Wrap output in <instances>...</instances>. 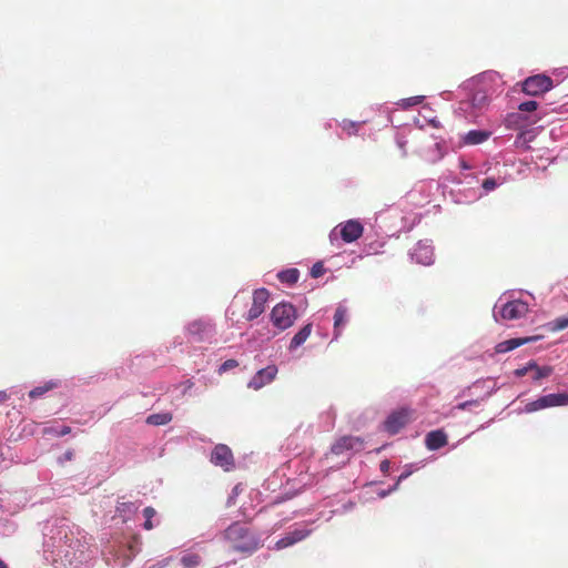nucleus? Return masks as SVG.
I'll list each match as a JSON object with an SVG mask.
<instances>
[{"label":"nucleus","instance_id":"obj_35","mask_svg":"<svg viewBox=\"0 0 568 568\" xmlns=\"http://www.w3.org/2000/svg\"><path fill=\"white\" fill-rule=\"evenodd\" d=\"M532 373H534L532 376H531L532 381L534 382H538V381H540L542 378H546V377L550 376L551 373H552V367L547 366V365L546 366H538Z\"/></svg>","mask_w":568,"mask_h":568},{"label":"nucleus","instance_id":"obj_22","mask_svg":"<svg viewBox=\"0 0 568 568\" xmlns=\"http://www.w3.org/2000/svg\"><path fill=\"white\" fill-rule=\"evenodd\" d=\"M537 339H539V336L509 338L498 343L495 347V351L498 354H504L514 351L515 348L523 346L527 343L535 342Z\"/></svg>","mask_w":568,"mask_h":568},{"label":"nucleus","instance_id":"obj_40","mask_svg":"<svg viewBox=\"0 0 568 568\" xmlns=\"http://www.w3.org/2000/svg\"><path fill=\"white\" fill-rule=\"evenodd\" d=\"M378 111L386 114V124H393L390 114L393 109L387 103L378 105Z\"/></svg>","mask_w":568,"mask_h":568},{"label":"nucleus","instance_id":"obj_15","mask_svg":"<svg viewBox=\"0 0 568 568\" xmlns=\"http://www.w3.org/2000/svg\"><path fill=\"white\" fill-rule=\"evenodd\" d=\"M312 534V529L306 526L295 527L294 529L287 531L282 538H280L273 549L282 550L288 547L294 546L295 544L306 539Z\"/></svg>","mask_w":568,"mask_h":568},{"label":"nucleus","instance_id":"obj_56","mask_svg":"<svg viewBox=\"0 0 568 568\" xmlns=\"http://www.w3.org/2000/svg\"><path fill=\"white\" fill-rule=\"evenodd\" d=\"M353 507H354V503H352V501H348L347 504L343 505L344 511H348V510L353 509Z\"/></svg>","mask_w":568,"mask_h":568},{"label":"nucleus","instance_id":"obj_24","mask_svg":"<svg viewBox=\"0 0 568 568\" xmlns=\"http://www.w3.org/2000/svg\"><path fill=\"white\" fill-rule=\"evenodd\" d=\"M448 148L444 139L435 138V143L426 152V159L428 162L436 163L440 161L447 153Z\"/></svg>","mask_w":568,"mask_h":568},{"label":"nucleus","instance_id":"obj_49","mask_svg":"<svg viewBox=\"0 0 568 568\" xmlns=\"http://www.w3.org/2000/svg\"><path fill=\"white\" fill-rule=\"evenodd\" d=\"M526 134L525 133H520L519 135L516 136V140H515V145L516 146H523L526 144Z\"/></svg>","mask_w":568,"mask_h":568},{"label":"nucleus","instance_id":"obj_42","mask_svg":"<svg viewBox=\"0 0 568 568\" xmlns=\"http://www.w3.org/2000/svg\"><path fill=\"white\" fill-rule=\"evenodd\" d=\"M19 394H20V389L18 387L10 388V393H8L7 390H0V403L6 402L10 395H19Z\"/></svg>","mask_w":568,"mask_h":568},{"label":"nucleus","instance_id":"obj_41","mask_svg":"<svg viewBox=\"0 0 568 568\" xmlns=\"http://www.w3.org/2000/svg\"><path fill=\"white\" fill-rule=\"evenodd\" d=\"M478 404L479 402L477 399L465 400L463 403L457 404L454 407V409L466 410L469 409L470 407L478 406Z\"/></svg>","mask_w":568,"mask_h":568},{"label":"nucleus","instance_id":"obj_57","mask_svg":"<svg viewBox=\"0 0 568 568\" xmlns=\"http://www.w3.org/2000/svg\"><path fill=\"white\" fill-rule=\"evenodd\" d=\"M193 386V383L191 381H187L186 384H185V389H184V393H186V390L189 388H191Z\"/></svg>","mask_w":568,"mask_h":568},{"label":"nucleus","instance_id":"obj_18","mask_svg":"<svg viewBox=\"0 0 568 568\" xmlns=\"http://www.w3.org/2000/svg\"><path fill=\"white\" fill-rule=\"evenodd\" d=\"M270 292L265 287L256 288L253 292V301L245 318L254 321L260 317L265 311V304L268 301Z\"/></svg>","mask_w":568,"mask_h":568},{"label":"nucleus","instance_id":"obj_16","mask_svg":"<svg viewBox=\"0 0 568 568\" xmlns=\"http://www.w3.org/2000/svg\"><path fill=\"white\" fill-rule=\"evenodd\" d=\"M210 462L229 471L234 467V457L231 448L224 444H217L210 456Z\"/></svg>","mask_w":568,"mask_h":568},{"label":"nucleus","instance_id":"obj_2","mask_svg":"<svg viewBox=\"0 0 568 568\" xmlns=\"http://www.w3.org/2000/svg\"><path fill=\"white\" fill-rule=\"evenodd\" d=\"M506 81L495 70H486L463 82L471 108L481 110L498 98L505 90Z\"/></svg>","mask_w":568,"mask_h":568},{"label":"nucleus","instance_id":"obj_44","mask_svg":"<svg viewBox=\"0 0 568 568\" xmlns=\"http://www.w3.org/2000/svg\"><path fill=\"white\" fill-rule=\"evenodd\" d=\"M171 559V557H166L164 559L158 560L156 562H153L150 566H148V568H164L169 565Z\"/></svg>","mask_w":568,"mask_h":568},{"label":"nucleus","instance_id":"obj_43","mask_svg":"<svg viewBox=\"0 0 568 568\" xmlns=\"http://www.w3.org/2000/svg\"><path fill=\"white\" fill-rule=\"evenodd\" d=\"M397 489H398V485L396 483H394L387 489H379V490H377L376 494H377V496L379 498H385V497H387L388 495H390L393 491H395Z\"/></svg>","mask_w":568,"mask_h":568},{"label":"nucleus","instance_id":"obj_10","mask_svg":"<svg viewBox=\"0 0 568 568\" xmlns=\"http://www.w3.org/2000/svg\"><path fill=\"white\" fill-rule=\"evenodd\" d=\"M568 405V393H551L547 395H542L535 400L527 403L524 408H521L520 413L530 414L540 409L549 408V407H559Z\"/></svg>","mask_w":568,"mask_h":568},{"label":"nucleus","instance_id":"obj_38","mask_svg":"<svg viewBox=\"0 0 568 568\" xmlns=\"http://www.w3.org/2000/svg\"><path fill=\"white\" fill-rule=\"evenodd\" d=\"M237 366H239V362H237L236 359H233V358H231V359H226L225 362H223V363L219 366V368H217V373H219L220 375H222V374H224V373H226V372H229V371H231V369H233V368H235V367H237Z\"/></svg>","mask_w":568,"mask_h":568},{"label":"nucleus","instance_id":"obj_13","mask_svg":"<svg viewBox=\"0 0 568 568\" xmlns=\"http://www.w3.org/2000/svg\"><path fill=\"white\" fill-rule=\"evenodd\" d=\"M277 373V366L275 364H270L266 367L258 369L247 382L246 386L250 389L260 390L263 387L272 384L276 378Z\"/></svg>","mask_w":568,"mask_h":568},{"label":"nucleus","instance_id":"obj_25","mask_svg":"<svg viewBox=\"0 0 568 568\" xmlns=\"http://www.w3.org/2000/svg\"><path fill=\"white\" fill-rule=\"evenodd\" d=\"M300 276L301 272L296 267L284 268L278 271L276 274V278L280 281V283L288 287L294 286L298 282Z\"/></svg>","mask_w":568,"mask_h":568},{"label":"nucleus","instance_id":"obj_60","mask_svg":"<svg viewBox=\"0 0 568 568\" xmlns=\"http://www.w3.org/2000/svg\"><path fill=\"white\" fill-rule=\"evenodd\" d=\"M450 94H452V92H450V91H444V92L442 93V95H443V97L447 95V98H449V97H450Z\"/></svg>","mask_w":568,"mask_h":568},{"label":"nucleus","instance_id":"obj_20","mask_svg":"<svg viewBox=\"0 0 568 568\" xmlns=\"http://www.w3.org/2000/svg\"><path fill=\"white\" fill-rule=\"evenodd\" d=\"M424 444L430 452L438 450L448 444V435L443 428L430 430L425 435Z\"/></svg>","mask_w":568,"mask_h":568},{"label":"nucleus","instance_id":"obj_27","mask_svg":"<svg viewBox=\"0 0 568 568\" xmlns=\"http://www.w3.org/2000/svg\"><path fill=\"white\" fill-rule=\"evenodd\" d=\"M312 328H313L312 323H307L304 326H302L300 328V331L292 337L290 345H288V351L292 352V351H295L296 348H298L300 346H302L305 343V341L308 338V336L311 335Z\"/></svg>","mask_w":568,"mask_h":568},{"label":"nucleus","instance_id":"obj_51","mask_svg":"<svg viewBox=\"0 0 568 568\" xmlns=\"http://www.w3.org/2000/svg\"><path fill=\"white\" fill-rule=\"evenodd\" d=\"M237 495H239V485L233 488L232 494L229 496V498H227V506L233 504V500L235 499V497Z\"/></svg>","mask_w":568,"mask_h":568},{"label":"nucleus","instance_id":"obj_17","mask_svg":"<svg viewBox=\"0 0 568 568\" xmlns=\"http://www.w3.org/2000/svg\"><path fill=\"white\" fill-rule=\"evenodd\" d=\"M364 449V440L358 436H344L337 439L331 448L334 455H342L346 452L357 453Z\"/></svg>","mask_w":568,"mask_h":568},{"label":"nucleus","instance_id":"obj_54","mask_svg":"<svg viewBox=\"0 0 568 568\" xmlns=\"http://www.w3.org/2000/svg\"><path fill=\"white\" fill-rule=\"evenodd\" d=\"M525 366L528 372H534L538 367L535 361H529Z\"/></svg>","mask_w":568,"mask_h":568},{"label":"nucleus","instance_id":"obj_4","mask_svg":"<svg viewBox=\"0 0 568 568\" xmlns=\"http://www.w3.org/2000/svg\"><path fill=\"white\" fill-rule=\"evenodd\" d=\"M216 325L207 316L189 321L183 326V337L176 336L172 341V347L183 345L184 341L189 344H212L216 341Z\"/></svg>","mask_w":568,"mask_h":568},{"label":"nucleus","instance_id":"obj_12","mask_svg":"<svg viewBox=\"0 0 568 568\" xmlns=\"http://www.w3.org/2000/svg\"><path fill=\"white\" fill-rule=\"evenodd\" d=\"M554 88V81L545 74L528 77L521 83V90L528 95H538L550 91Z\"/></svg>","mask_w":568,"mask_h":568},{"label":"nucleus","instance_id":"obj_34","mask_svg":"<svg viewBox=\"0 0 568 568\" xmlns=\"http://www.w3.org/2000/svg\"><path fill=\"white\" fill-rule=\"evenodd\" d=\"M424 99H425L424 95H416V97H410V98H406V99H400L396 104L399 105L402 109L407 110L415 105L420 104Z\"/></svg>","mask_w":568,"mask_h":568},{"label":"nucleus","instance_id":"obj_33","mask_svg":"<svg viewBox=\"0 0 568 568\" xmlns=\"http://www.w3.org/2000/svg\"><path fill=\"white\" fill-rule=\"evenodd\" d=\"M420 468L419 464L418 463H412V464H406L404 466V470L402 471V474L397 477L396 479V484L399 486V484L407 479L410 475H413L416 470H418Z\"/></svg>","mask_w":568,"mask_h":568},{"label":"nucleus","instance_id":"obj_39","mask_svg":"<svg viewBox=\"0 0 568 568\" xmlns=\"http://www.w3.org/2000/svg\"><path fill=\"white\" fill-rule=\"evenodd\" d=\"M537 108H538V102L535 100H527V101L520 102L518 105V110L521 112H532V111L537 110Z\"/></svg>","mask_w":568,"mask_h":568},{"label":"nucleus","instance_id":"obj_55","mask_svg":"<svg viewBox=\"0 0 568 568\" xmlns=\"http://www.w3.org/2000/svg\"><path fill=\"white\" fill-rule=\"evenodd\" d=\"M333 123L338 124V121H336L335 119H329V120H327V121L324 123V128H325L326 130H328V129H331V128L333 126Z\"/></svg>","mask_w":568,"mask_h":568},{"label":"nucleus","instance_id":"obj_45","mask_svg":"<svg viewBox=\"0 0 568 568\" xmlns=\"http://www.w3.org/2000/svg\"><path fill=\"white\" fill-rule=\"evenodd\" d=\"M552 74L557 78L565 79L568 77V67L557 68L552 71Z\"/></svg>","mask_w":568,"mask_h":568},{"label":"nucleus","instance_id":"obj_1","mask_svg":"<svg viewBox=\"0 0 568 568\" xmlns=\"http://www.w3.org/2000/svg\"><path fill=\"white\" fill-rule=\"evenodd\" d=\"M43 556L53 568H92L95 549L87 536L68 518L53 517L43 529Z\"/></svg>","mask_w":568,"mask_h":568},{"label":"nucleus","instance_id":"obj_11","mask_svg":"<svg viewBox=\"0 0 568 568\" xmlns=\"http://www.w3.org/2000/svg\"><path fill=\"white\" fill-rule=\"evenodd\" d=\"M409 258L416 264L430 266L435 262L434 246L430 240H420L408 252Z\"/></svg>","mask_w":568,"mask_h":568},{"label":"nucleus","instance_id":"obj_19","mask_svg":"<svg viewBox=\"0 0 568 568\" xmlns=\"http://www.w3.org/2000/svg\"><path fill=\"white\" fill-rule=\"evenodd\" d=\"M333 320V341H337L349 321L348 308L345 302H341L337 304Z\"/></svg>","mask_w":568,"mask_h":568},{"label":"nucleus","instance_id":"obj_46","mask_svg":"<svg viewBox=\"0 0 568 568\" xmlns=\"http://www.w3.org/2000/svg\"><path fill=\"white\" fill-rule=\"evenodd\" d=\"M73 456H74L73 450L72 449H68L67 452L63 453L62 456L59 457L58 460H59L60 464H63L65 462L72 460Z\"/></svg>","mask_w":568,"mask_h":568},{"label":"nucleus","instance_id":"obj_37","mask_svg":"<svg viewBox=\"0 0 568 568\" xmlns=\"http://www.w3.org/2000/svg\"><path fill=\"white\" fill-rule=\"evenodd\" d=\"M326 272V268L324 267V264L322 261H318L313 264V266L310 270V275L313 278H318L323 276Z\"/></svg>","mask_w":568,"mask_h":568},{"label":"nucleus","instance_id":"obj_31","mask_svg":"<svg viewBox=\"0 0 568 568\" xmlns=\"http://www.w3.org/2000/svg\"><path fill=\"white\" fill-rule=\"evenodd\" d=\"M183 568H196L201 564V557L197 554H184L180 559Z\"/></svg>","mask_w":568,"mask_h":568},{"label":"nucleus","instance_id":"obj_58","mask_svg":"<svg viewBox=\"0 0 568 568\" xmlns=\"http://www.w3.org/2000/svg\"><path fill=\"white\" fill-rule=\"evenodd\" d=\"M429 123H430L433 126H435V128H437V126H438V124H439V122H438L436 119H432V120L429 121Z\"/></svg>","mask_w":568,"mask_h":568},{"label":"nucleus","instance_id":"obj_14","mask_svg":"<svg viewBox=\"0 0 568 568\" xmlns=\"http://www.w3.org/2000/svg\"><path fill=\"white\" fill-rule=\"evenodd\" d=\"M408 423V409L399 408L388 414L383 422V430L388 435L398 434Z\"/></svg>","mask_w":568,"mask_h":568},{"label":"nucleus","instance_id":"obj_29","mask_svg":"<svg viewBox=\"0 0 568 568\" xmlns=\"http://www.w3.org/2000/svg\"><path fill=\"white\" fill-rule=\"evenodd\" d=\"M503 184V180L495 179V178H486L481 182H479V191H480V199L490 192L495 191L498 186Z\"/></svg>","mask_w":568,"mask_h":568},{"label":"nucleus","instance_id":"obj_9","mask_svg":"<svg viewBox=\"0 0 568 568\" xmlns=\"http://www.w3.org/2000/svg\"><path fill=\"white\" fill-rule=\"evenodd\" d=\"M364 227L357 220H348L336 225L329 232V241L334 245L338 240L345 243H352L358 240L363 234Z\"/></svg>","mask_w":568,"mask_h":568},{"label":"nucleus","instance_id":"obj_50","mask_svg":"<svg viewBox=\"0 0 568 568\" xmlns=\"http://www.w3.org/2000/svg\"><path fill=\"white\" fill-rule=\"evenodd\" d=\"M459 168L462 169L460 174L469 173L468 171L470 170V165L464 159L459 160Z\"/></svg>","mask_w":568,"mask_h":568},{"label":"nucleus","instance_id":"obj_30","mask_svg":"<svg viewBox=\"0 0 568 568\" xmlns=\"http://www.w3.org/2000/svg\"><path fill=\"white\" fill-rule=\"evenodd\" d=\"M363 123H365V121L357 122V121L344 119L343 121L338 122V125L342 128V130L348 136H352V135H357L358 129H359L361 124H363Z\"/></svg>","mask_w":568,"mask_h":568},{"label":"nucleus","instance_id":"obj_48","mask_svg":"<svg viewBox=\"0 0 568 568\" xmlns=\"http://www.w3.org/2000/svg\"><path fill=\"white\" fill-rule=\"evenodd\" d=\"M57 436L62 437L71 433V428L69 426L62 425L57 427Z\"/></svg>","mask_w":568,"mask_h":568},{"label":"nucleus","instance_id":"obj_7","mask_svg":"<svg viewBox=\"0 0 568 568\" xmlns=\"http://www.w3.org/2000/svg\"><path fill=\"white\" fill-rule=\"evenodd\" d=\"M528 312V304L520 300L503 302L500 297L493 310V316L496 322L499 320L514 321L524 317Z\"/></svg>","mask_w":568,"mask_h":568},{"label":"nucleus","instance_id":"obj_3","mask_svg":"<svg viewBox=\"0 0 568 568\" xmlns=\"http://www.w3.org/2000/svg\"><path fill=\"white\" fill-rule=\"evenodd\" d=\"M139 551L136 538L112 537L104 545L102 556L109 568H125Z\"/></svg>","mask_w":568,"mask_h":568},{"label":"nucleus","instance_id":"obj_53","mask_svg":"<svg viewBox=\"0 0 568 568\" xmlns=\"http://www.w3.org/2000/svg\"><path fill=\"white\" fill-rule=\"evenodd\" d=\"M518 118H520V114L519 113H511V114H508L507 119H506V122L508 124L515 122V120H517Z\"/></svg>","mask_w":568,"mask_h":568},{"label":"nucleus","instance_id":"obj_28","mask_svg":"<svg viewBox=\"0 0 568 568\" xmlns=\"http://www.w3.org/2000/svg\"><path fill=\"white\" fill-rule=\"evenodd\" d=\"M173 418L172 413L170 412H161L151 414L146 417L145 422L148 425L152 426H163L169 424Z\"/></svg>","mask_w":568,"mask_h":568},{"label":"nucleus","instance_id":"obj_59","mask_svg":"<svg viewBox=\"0 0 568 568\" xmlns=\"http://www.w3.org/2000/svg\"><path fill=\"white\" fill-rule=\"evenodd\" d=\"M0 568H8L7 564L0 558Z\"/></svg>","mask_w":568,"mask_h":568},{"label":"nucleus","instance_id":"obj_21","mask_svg":"<svg viewBox=\"0 0 568 568\" xmlns=\"http://www.w3.org/2000/svg\"><path fill=\"white\" fill-rule=\"evenodd\" d=\"M491 136V131L485 129H474L460 136L464 145H478L486 142Z\"/></svg>","mask_w":568,"mask_h":568},{"label":"nucleus","instance_id":"obj_8","mask_svg":"<svg viewBox=\"0 0 568 568\" xmlns=\"http://www.w3.org/2000/svg\"><path fill=\"white\" fill-rule=\"evenodd\" d=\"M297 317L296 307L285 301L277 303L270 313L272 324L280 331L290 328Z\"/></svg>","mask_w":568,"mask_h":568},{"label":"nucleus","instance_id":"obj_26","mask_svg":"<svg viewBox=\"0 0 568 568\" xmlns=\"http://www.w3.org/2000/svg\"><path fill=\"white\" fill-rule=\"evenodd\" d=\"M61 381L60 379H50V381H47L44 382L42 385H39V386H36L33 387L29 393H28V396L31 398V399H38V398H41L43 397L48 392L54 389V388H58L61 386Z\"/></svg>","mask_w":568,"mask_h":568},{"label":"nucleus","instance_id":"obj_52","mask_svg":"<svg viewBox=\"0 0 568 568\" xmlns=\"http://www.w3.org/2000/svg\"><path fill=\"white\" fill-rule=\"evenodd\" d=\"M527 373H529V372L527 371L526 366H523V367L516 368V369L514 371V375H515L516 377H518V378H519V377L525 376Z\"/></svg>","mask_w":568,"mask_h":568},{"label":"nucleus","instance_id":"obj_23","mask_svg":"<svg viewBox=\"0 0 568 568\" xmlns=\"http://www.w3.org/2000/svg\"><path fill=\"white\" fill-rule=\"evenodd\" d=\"M139 506L132 501L119 503L113 520L120 519L122 524H126L135 515Z\"/></svg>","mask_w":568,"mask_h":568},{"label":"nucleus","instance_id":"obj_36","mask_svg":"<svg viewBox=\"0 0 568 568\" xmlns=\"http://www.w3.org/2000/svg\"><path fill=\"white\" fill-rule=\"evenodd\" d=\"M155 514H156V511L152 507H145L143 509V517H144L143 527H144V529L150 530L154 527L152 518L155 516Z\"/></svg>","mask_w":568,"mask_h":568},{"label":"nucleus","instance_id":"obj_32","mask_svg":"<svg viewBox=\"0 0 568 568\" xmlns=\"http://www.w3.org/2000/svg\"><path fill=\"white\" fill-rule=\"evenodd\" d=\"M546 327L550 332H559L568 327V315L557 317L546 324Z\"/></svg>","mask_w":568,"mask_h":568},{"label":"nucleus","instance_id":"obj_47","mask_svg":"<svg viewBox=\"0 0 568 568\" xmlns=\"http://www.w3.org/2000/svg\"><path fill=\"white\" fill-rule=\"evenodd\" d=\"M390 467H392V464H390V462L388 459H384L379 464V470L384 475H388L389 474Z\"/></svg>","mask_w":568,"mask_h":568},{"label":"nucleus","instance_id":"obj_6","mask_svg":"<svg viewBox=\"0 0 568 568\" xmlns=\"http://www.w3.org/2000/svg\"><path fill=\"white\" fill-rule=\"evenodd\" d=\"M479 180L473 173H462L455 186L449 191L456 204H470L480 199Z\"/></svg>","mask_w":568,"mask_h":568},{"label":"nucleus","instance_id":"obj_5","mask_svg":"<svg viewBox=\"0 0 568 568\" xmlns=\"http://www.w3.org/2000/svg\"><path fill=\"white\" fill-rule=\"evenodd\" d=\"M224 537L233 544L234 551L246 555H252L263 545L258 534L250 530L248 527L239 521L231 524L225 529Z\"/></svg>","mask_w":568,"mask_h":568}]
</instances>
